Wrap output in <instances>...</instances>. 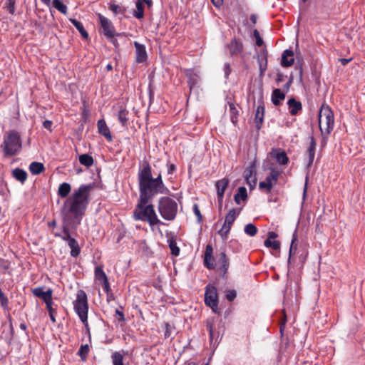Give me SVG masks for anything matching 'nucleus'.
I'll return each instance as SVG.
<instances>
[{
  "label": "nucleus",
  "instance_id": "48",
  "mask_svg": "<svg viewBox=\"0 0 365 365\" xmlns=\"http://www.w3.org/2000/svg\"><path fill=\"white\" fill-rule=\"evenodd\" d=\"M88 352H89V346L88 344H85V345L81 346L80 349L78 352V354L80 356V357L81 358V359L83 361H85L88 356Z\"/></svg>",
  "mask_w": 365,
  "mask_h": 365
},
{
  "label": "nucleus",
  "instance_id": "50",
  "mask_svg": "<svg viewBox=\"0 0 365 365\" xmlns=\"http://www.w3.org/2000/svg\"><path fill=\"white\" fill-rule=\"evenodd\" d=\"M253 35L256 39V45L259 47H261L264 44V41L260 36L259 32L257 29H255L253 31Z\"/></svg>",
  "mask_w": 365,
  "mask_h": 365
},
{
  "label": "nucleus",
  "instance_id": "7",
  "mask_svg": "<svg viewBox=\"0 0 365 365\" xmlns=\"http://www.w3.org/2000/svg\"><path fill=\"white\" fill-rule=\"evenodd\" d=\"M74 309L81 321L87 327L88 326V304L87 298H77L73 302Z\"/></svg>",
  "mask_w": 365,
  "mask_h": 365
},
{
  "label": "nucleus",
  "instance_id": "58",
  "mask_svg": "<svg viewBox=\"0 0 365 365\" xmlns=\"http://www.w3.org/2000/svg\"><path fill=\"white\" fill-rule=\"evenodd\" d=\"M266 69H267V59L265 58V62L264 64L261 61H259V70H260L261 75H262L264 73V72L266 71Z\"/></svg>",
  "mask_w": 365,
  "mask_h": 365
},
{
  "label": "nucleus",
  "instance_id": "54",
  "mask_svg": "<svg viewBox=\"0 0 365 365\" xmlns=\"http://www.w3.org/2000/svg\"><path fill=\"white\" fill-rule=\"evenodd\" d=\"M120 34H116V33H114L113 34V36L112 37H106L110 43H112L113 44V46L115 47H118V41L117 39L115 38V36H120Z\"/></svg>",
  "mask_w": 365,
  "mask_h": 365
},
{
  "label": "nucleus",
  "instance_id": "52",
  "mask_svg": "<svg viewBox=\"0 0 365 365\" xmlns=\"http://www.w3.org/2000/svg\"><path fill=\"white\" fill-rule=\"evenodd\" d=\"M193 212L197 218V222H201L202 220V215L200 211L199 207L197 204H194L193 205Z\"/></svg>",
  "mask_w": 365,
  "mask_h": 365
},
{
  "label": "nucleus",
  "instance_id": "51",
  "mask_svg": "<svg viewBox=\"0 0 365 365\" xmlns=\"http://www.w3.org/2000/svg\"><path fill=\"white\" fill-rule=\"evenodd\" d=\"M246 183L249 185L250 190H252L257 184V178L256 175H252V178H249L248 180H245Z\"/></svg>",
  "mask_w": 365,
  "mask_h": 365
},
{
  "label": "nucleus",
  "instance_id": "49",
  "mask_svg": "<svg viewBox=\"0 0 365 365\" xmlns=\"http://www.w3.org/2000/svg\"><path fill=\"white\" fill-rule=\"evenodd\" d=\"M259 188L262 190H264L267 193L270 192L272 189V185L267 183L266 181L259 182Z\"/></svg>",
  "mask_w": 365,
  "mask_h": 365
},
{
  "label": "nucleus",
  "instance_id": "53",
  "mask_svg": "<svg viewBox=\"0 0 365 365\" xmlns=\"http://www.w3.org/2000/svg\"><path fill=\"white\" fill-rule=\"evenodd\" d=\"M282 312H283V318L282 319V320L280 322V333H281V334H283V331L284 329V327H285V325L287 323V315L285 313V309H284L282 310Z\"/></svg>",
  "mask_w": 365,
  "mask_h": 365
},
{
  "label": "nucleus",
  "instance_id": "44",
  "mask_svg": "<svg viewBox=\"0 0 365 365\" xmlns=\"http://www.w3.org/2000/svg\"><path fill=\"white\" fill-rule=\"evenodd\" d=\"M245 232L250 236H255L257 232V227L252 223H249L245 227Z\"/></svg>",
  "mask_w": 365,
  "mask_h": 365
},
{
  "label": "nucleus",
  "instance_id": "42",
  "mask_svg": "<svg viewBox=\"0 0 365 365\" xmlns=\"http://www.w3.org/2000/svg\"><path fill=\"white\" fill-rule=\"evenodd\" d=\"M53 6L63 14L67 13V6L60 0H53Z\"/></svg>",
  "mask_w": 365,
  "mask_h": 365
},
{
  "label": "nucleus",
  "instance_id": "61",
  "mask_svg": "<svg viewBox=\"0 0 365 365\" xmlns=\"http://www.w3.org/2000/svg\"><path fill=\"white\" fill-rule=\"evenodd\" d=\"M175 169H176V168L174 164L168 165V174H169V175L173 174L175 172Z\"/></svg>",
  "mask_w": 365,
  "mask_h": 365
},
{
  "label": "nucleus",
  "instance_id": "12",
  "mask_svg": "<svg viewBox=\"0 0 365 365\" xmlns=\"http://www.w3.org/2000/svg\"><path fill=\"white\" fill-rule=\"evenodd\" d=\"M277 234L274 232H269L267 234V238L264 242V245L267 247H271L274 250H279L280 249V242L279 241H272V240H274L277 237Z\"/></svg>",
  "mask_w": 365,
  "mask_h": 365
},
{
  "label": "nucleus",
  "instance_id": "20",
  "mask_svg": "<svg viewBox=\"0 0 365 365\" xmlns=\"http://www.w3.org/2000/svg\"><path fill=\"white\" fill-rule=\"evenodd\" d=\"M229 182V179L226 178L219 180L216 182L215 187L217 189V195H220V197L224 196L225 191L227 189Z\"/></svg>",
  "mask_w": 365,
  "mask_h": 365
},
{
  "label": "nucleus",
  "instance_id": "24",
  "mask_svg": "<svg viewBox=\"0 0 365 365\" xmlns=\"http://www.w3.org/2000/svg\"><path fill=\"white\" fill-rule=\"evenodd\" d=\"M285 98V94L279 88L274 89L272 94V101L274 106H279L280 101Z\"/></svg>",
  "mask_w": 365,
  "mask_h": 365
},
{
  "label": "nucleus",
  "instance_id": "38",
  "mask_svg": "<svg viewBox=\"0 0 365 365\" xmlns=\"http://www.w3.org/2000/svg\"><path fill=\"white\" fill-rule=\"evenodd\" d=\"M297 248V235L294 232L293 234V237L292 239L291 245H290V248H289V257L288 259V262H290L291 256L292 255L295 254Z\"/></svg>",
  "mask_w": 365,
  "mask_h": 365
},
{
  "label": "nucleus",
  "instance_id": "18",
  "mask_svg": "<svg viewBox=\"0 0 365 365\" xmlns=\"http://www.w3.org/2000/svg\"><path fill=\"white\" fill-rule=\"evenodd\" d=\"M271 155L276 159L277 162L280 165H287L289 162V158L286 153L283 150H272Z\"/></svg>",
  "mask_w": 365,
  "mask_h": 365
},
{
  "label": "nucleus",
  "instance_id": "57",
  "mask_svg": "<svg viewBox=\"0 0 365 365\" xmlns=\"http://www.w3.org/2000/svg\"><path fill=\"white\" fill-rule=\"evenodd\" d=\"M52 124H53L52 121L48 120H44V121H43V126L46 129H47V130H50V131H51V126H52Z\"/></svg>",
  "mask_w": 365,
  "mask_h": 365
},
{
  "label": "nucleus",
  "instance_id": "16",
  "mask_svg": "<svg viewBox=\"0 0 365 365\" xmlns=\"http://www.w3.org/2000/svg\"><path fill=\"white\" fill-rule=\"evenodd\" d=\"M44 303L46 304V309L48 311L49 317L51 320L55 323L56 322V318L54 316V314L56 311L57 305L54 304L53 302V298H42Z\"/></svg>",
  "mask_w": 365,
  "mask_h": 365
},
{
  "label": "nucleus",
  "instance_id": "13",
  "mask_svg": "<svg viewBox=\"0 0 365 365\" xmlns=\"http://www.w3.org/2000/svg\"><path fill=\"white\" fill-rule=\"evenodd\" d=\"M134 46L136 50V61L138 63H143L147 59V52L144 45L135 41Z\"/></svg>",
  "mask_w": 365,
  "mask_h": 365
},
{
  "label": "nucleus",
  "instance_id": "62",
  "mask_svg": "<svg viewBox=\"0 0 365 365\" xmlns=\"http://www.w3.org/2000/svg\"><path fill=\"white\" fill-rule=\"evenodd\" d=\"M115 314L119 316L118 321L123 322L125 320L123 313L118 309L115 310Z\"/></svg>",
  "mask_w": 365,
  "mask_h": 365
},
{
  "label": "nucleus",
  "instance_id": "63",
  "mask_svg": "<svg viewBox=\"0 0 365 365\" xmlns=\"http://www.w3.org/2000/svg\"><path fill=\"white\" fill-rule=\"evenodd\" d=\"M216 7H220L223 4V0H211Z\"/></svg>",
  "mask_w": 365,
  "mask_h": 365
},
{
  "label": "nucleus",
  "instance_id": "56",
  "mask_svg": "<svg viewBox=\"0 0 365 365\" xmlns=\"http://www.w3.org/2000/svg\"><path fill=\"white\" fill-rule=\"evenodd\" d=\"M225 77L228 78L229 75L231 73V67L229 63H225L224 66Z\"/></svg>",
  "mask_w": 365,
  "mask_h": 365
},
{
  "label": "nucleus",
  "instance_id": "34",
  "mask_svg": "<svg viewBox=\"0 0 365 365\" xmlns=\"http://www.w3.org/2000/svg\"><path fill=\"white\" fill-rule=\"evenodd\" d=\"M71 22L76 27V29L80 32V34L84 38H88V34L84 29L81 22H80L74 19H71Z\"/></svg>",
  "mask_w": 365,
  "mask_h": 365
},
{
  "label": "nucleus",
  "instance_id": "8",
  "mask_svg": "<svg viewBox=\"0 0 365 365\" xmlns=\"http://www.w3.org/2000/svg\"><path fill=\"white\" fill-rule=\"evenodd\" d=\"M98 17L101 26L103 29V34L106 37H112L113 34L115 33V29L111 21L101 14H98Z\"/></svg>",
  "mask_w": 365,
  "mask_h": 365
},
{
  "label": "nucleus",
  "instance_id": "10",
  "mask_svg": "<svg viewBox=\"0 0 365 365\" xmlns=\"http://www.w3.org/2000/svg\"><path fill=\"white\" fill-rule=\"evenodd\" d=\"M227 48L231 56H237L240 54L243 51V45L242 41L236 38H233L230 43L227 44Z\"/></svg>",
  "mask_w": 365,
  "mask_h": 365
},
{
  "label": "nucleus",
  "instance_id": "5",
  "mask_svg": "<svg viewBox=\"0 0 365 365\" xmlns=\"http://www.w3.org/2000/svg\"><path fill=\"white\" fill-rule=\"evenodd\" d=\"M334 113L328 106H322L319 113V126L322 134L329 135L334 128Z\"/></svg>",
  "mask_w": 365,
  "mask_h": 365
},
{
  "label": "nucleus",
  "instance_id": "22",
  "mask_svg": "<svg viewBox=\"0 0 365 365\" xmlns=\"http://www.w3.org/2000/svg\"><path fill=\"white\" fill-rule=\"evenodd\" d=\"M32 293L35 297H51L53 290L51 288L45 287H38L31 289Z\"/></svg>",
  "mask_w": 365,
  "mask_h": 365
},
{
  "label": "nucleus",
  "instance_id": "59",
  "mask_svg": "<svg viewBox=\"0 0 365 365\" xmlns=\"http://www.w3.org/2000/svg\"><path fill=\"white\" fill-rule=\"evenodd\" d=\"M292 81H293V77L292 76H290L289 77V79L288 81V82L284 86V89L286 91H288L292 83Z\"/></svg>",
  "mask_w": 365,
  "mask_h": 365
},
{
  "label": "nucleus",
  "instance_id": "11",
  "mask_svg": "<svg viewBox=\"0 0 365 365\" xmlns=\"http://www.w3.org/2000/svg\"><path fill=\"white\" fill-rule=\"evenodd\" d=\"M212 254L213 248L212 245L209 244L207 245L204 256V264L207 268L210 269H213L215 268Z\"/></svg>",
  "mask_w": 365,
  "mask_h": 365
},
{
  "label": "nucleus",
  "instance_id": "39",
  "mask_svg": "<svg viewBox=\"0 0 365 365\" xmlns=\"http://www.w3.org/2000/svg\"><path fill=\"white\" fill-rule=\"evenodd\" d=\"M15 4L16 0H5L4 9L10 14L14 15L15 14Z\"/></svg>",
  "mask_w": 365,
  "mask_h": 365
},
{
  "label": "nucleus",
  "instance_id": "25",
  "mask_svg": "<svg viewBox=\"0 0 365 365\" xmlns=\"http://www.w3.org/2000/svg\"><path fill=\"white\" fill-rule=\"evenodd\" d=\"M71 190V186L68 182L61 183L58 189V195L61 198H66Z\"/></svg>",
  "mask_w": 365,
  "mask_h": 365
},
{
  "label": "nucleus",
  "instance_id": "36",
  "mask_svg": "<svg viewBox=\"0 0 365 365\" xmlns=\"http://www.w3.org/2000/svg\"><path fill=\"white\" fill-rule=\"evenodd\" d=\"M79 162L81 165L89 168L93 164V158L88 154H83L79 156Z\"/></svg>",
  "mask_w": 365,
  "mask_h": 365
},
{
  "label": "nucleus",
  "instance_id": "27",
  "mask_svg": "<svg viewBox=\"0 0 365 365\" xmlns=\"http://www.w3.org/2000/svg\"><path fill=\"white\" fill-rule=\"evenodd\" d=\"M248 196L247 189L245 187H240L237 190V192L234 196L235 202L237 204L240 203V200H247Z\"/></svg>",
  "mask_w": 365,
  "mask_h": 365
},
{
  "label": "nucleus",
  "instance_id": "3",
  "mask_svg": "<svg viewBox=\"0 0 365 365\" xmlns=\"http://www.w3.org/2000/svg\"><path fill=\"white\" fill-rule=\"evenodd\" d=\"M149 202H142L141 199L138 200L136 207L133 211V218L135 220H142L147 222L150 226L155 225H163L162 222L156 215L154 210V206L152 204H148Z\"/></svg>",
  "mask_w": 365,
  "mask_h": 365
},
{
  "label": "nucleus",
  "instance_id": "32",
  "mask_svg": "<svg viewBox=\"0 0 365 365\" xmlns=\"http://www.w3.org/2000/svg\"><path fill=\"white\" fill-rule=\"evenodd\" d=\"M29 170L33 175H38L43 172L44 166L41 163L33 162L29 165Z\"/></svg>",
  "mask_w": 365,
  "mask_h": 365
},
{
  "label": "nucleus",
  "instance_id": "35",
  "mask_svg": "<svg viewBox=\"0 0 365 365\" xmlns=\"http://www.w3.org/2000/svg\"><path fill=\"white\" fill-rule=\"evenodd\" d=\"M240 211L241 209L239 210H237L235 208L230 210L227 215L225 216V222H226L227 224H233Z\"/></svg>",
  "mask_w": 365,
  "mask_h": 365
},
{
  "label": "nucleus",
  "instance_id": "9",
  "mask_svg": "<svg viewBox=\"0 0 365 365\" xmlns=\"http://www.w3.org/2000/svg\"><path fill=\"white\" fill-rule=\"evenodd\" d=\"M95 277L97 281L100 282L102 286V289L106 292L107 295L110 294V286L108 281L107 276L104 271L103 270L102 267H96L95 268Z\"/></svg>",
  "mask_w": 365,
  "mask_h": 365
},
{
  "label": "nucleus",
  "instance_id": "30",
  "mask_svg": "<svg viewBox=\"0 0 365 365\" xmlns=\"http://www.w3.org/2000/svg\"><path fill=\"white\" fill-rule=\"evenodd\" d=\"M128 110L125 108L120 107L118 114V119L123 126H126L128 121Z\"/></svg>",
  "mask_w": 365,
  "mask_h": 365
},
{
  "label": "nucleus",
  "instance_id": "4",
  "mask_svg": "<svg viewBox=\"0 0 365 365\" xmlns=\"http://www.w3.org/2000/svg\"><path fill=\"white\" fill-rule=\"evenodd\" d=\"M158 211L166 220H173L178 212V205L176 202L169 197H162L158 201Z\"/></svg>",
  "mask_w": 365,
  "mask_h": 365
},
{
  "label": "nucleus",
  "instance_id": "28",
  "mask_svg": "<svg viewBox=\"0 0 365 365\" xmlns=\"http://www.w3.org/2000/svg\"><path fill=\"white\" fill-rule=\"evenodd\" d=\"M264 108L263 106H258L257 108V110H256V114H255V123H256V128L257 129H260L262 125V122H263V118H264Z\"/></svg>",
  "mask_w": 365,
  "mask_h": 365
},
{
  "label": "nucleus",
  "instance_id": "17",
  "mask_svg": "<svg viewBox=\"0 0 365 365\" xmlns=\"http://www.w3.org/2000/svg\"><path fill=\"white\" fill-rule=\"evenodd\" d=\"M98 128L99 133L103 135L108 141H112L110 132L103 119L98 121Z\"/></svg>",
  "mask_w": 365,
  "mask_h": 365
},
{
  "label": "nucleus",
  "instance_id": "26",
  "mask_svg": "<svg viewBox=\"0 0 365 365\" xmlns=\"http://www.w3.org/2000/svg\"><path fill=\"white\" fill-rule=\"evenodd\" d=\"M270 174L267 176L265 181L272 185V187L277 184L279 176V172L275 168H270Z\"/></svg>",
  "mask_w": 365,
  "mask_h": 365
},
{
  "label": "nucleus",
  "instance_id": "47",
  "mask_svg": "<svg viewBox=\"0 0 365 365\" xmlns=\"http://www.w3.org/2000/svg\"><path fill=\"white\" fill-rule=\"evenodd\" d=\"M230 110L231 113V120L233 123H236L237 121L238 111L236 108L235 105L233 103H229Z\"/></svg>",
  "mask_w": 365,
  "mask_h": 365
},
{
  "label": "nucleus",
  "instance_id": "45",
  "mask_svg": "<svg viewBox=\"0 0 365 365\" xmlns=\"http://www.w3.org/2000/svg\"><path fill=\"white\" fill-rule=\"evenodd\" d=\"M108 9L113 12L115 14H123L126 9L124 7L120 6L117 4L110 3L109 4Z\"/></svg>",
  "mask_w": 365,
  "mask_h": 365
},
{
  "label": "nucleus",
  "instance_id": "2",
  "mask_svg": "<svg viewBox=\"0 0 365 365\" xmlns=\"http://www.w3.org/2000/svg\"><path fill=\"white\" fill-rule=\"evenodd\" d=\"M140 196L143 204L150 202L158 194H164L168 191L163 181L160 173L156 178L152 176L151 167L147 161L143 164V168L138 175Z\"/></svg>",
  "mask_w": 365,
  "mask_h": 365
},
{
  "label": "nucleus",
  "instance_id": "33",
  "mask_svg": "<svg viewBox=\"0 0 365 365\" xmlns=\"http://www.w3.org/2000/svg\"><path fill=\"white\" fill-rule=\"evenodd\" d=\"M136 11H134V16L138 19H141L144 16V6L141 0H136Z\"/></svg>",
  "mask_w": 365,
  "mask_h": 365
},
{
  "label": "nucleus",
  "instance_id": "37",
  "mask_svg": "<svg viewBox=\"0 0 365 365\" xmlns=\"http://www.w3.org/2000/svg\"><path fill=\"white\" fill-rule=\"evenodd\" d=\"M113 365H124L123 356L119 351H115L111 355Z\"/></svg>",
  "mask_w": 365,
  "mask_h": 365
},
{
  "label": "nucleus",
  "instance_id": "14",
  "mask_svg": "<svg viewBox=\"0 0 365 365\" xmlns=\"http://www.w3.org/2000/svg\"><path fill=\"white\" fill-rule=\"evenodd\" d=\"M294 52L292 50L286 49L281 58V65L283 67L291 66L294 63Z\"/></svg>",
  "mask_w": 365,
  "mask_h": 365
},
{
  "label": "nucleus",
  "instance_id": "64",
  "mask_svg": "<svg viewBox=\"0 0 365 365\" xmlns=\"http://www.w3.org/2000/svg\"><path fill=\"white\" fill-rule=\"evenodd\" d=\"M170 326L168 323H165V337H168L170 336Z\"/></svg>",
  "mask_w": 365,
  "mask_h": 365
},
{
  "label": "nucleus",
  "instance_id": "46",
  "mask_svg": "<svg viewBox=\"0 0 365 365\" xmlns=\"http://www.w3.org/2000/svg\"><path fill=\"white\" fill-rule=\"evenodd\" d=\"M168 242H169V247L170 249V251H171V254L174 256H178L179 255V253H180V249L179 247L177 246V243L176 242L173 240V239H171V240H168Z\"/></svg>",
  "mask_w": 365,
  "mask_h": 365
},
{
  "label": "nucleus",
  "instance_id": "21",
  "mask_svg": "<svg viewBox=\"0 0 365 365\" xmlns=\"http://www.w3.org/2000/svg\"><path fill=\"white\" fill-rule=\"evenodd\" d=\"M219 262L221 264L220 267V274L224 276L227 273L230 266L229 259L224 252L220 254Z\"/></svg>",
  "mask_w": 365,
  "mask_h": 365
},
{
  "label": "nucleus",
  "instance_id": "43",
  "mask_svg": "<svg viewBox=\"0 0 365 365\" xmlns=\"http://www.w3.org/2000/svg\"><path fill=\"white\" fill-rule=\"evenodd\" d=\"M204 297H218L217 288L212 284H207L205 288Z\"/></svg>",
  "mask_w": 365,
  "mask_h": 365
},
{
  "label": "nucleus",
  "instance_id": "6",
  "mask_svg": "<svg viewBox=\"0 0 365 365\" xmlns=\"http://www.w3.org/2000/svg\"><path fill=\"white\" fill-rule=\"evenodd\" d=\"M4 153L5 156H13L19 153L21 148V141L18 133L12 130L4 137Z\"/></svg>",
  "mask_w": 365,
  "mask_h": 365
},
{
  "label": "nucleus",
  "instance_id": "19",
  "mask_svg": "<svg viewBox=\"0 0 365 365\" xmlns=\"http://www.w3.org/2000/svg\"><path fill=\"white\" fill-rule=\"evenodd\" d=\"M310 142L309 145L307 148V153L309 155V162L307 165L311 166L313 163L314 155H315V149H316V140L313 136L309 138Z\"/></svg>",
  "mask_w": 365,
  "mask_h": 365
},
{
  "label": "nucleus",
  "instance_id": "1",
  "mask_svg": "<svg viewBox=\"0 0 365 365\" xmlns=\"http://www.w3.org/2000/svg\"><path fill=\"white\" fill-rule=\"evenodd\" d=\"M94 184L81 185L67 198L61 210L63 233H55L56 237L67 241L71 248V255L76 257L81 252L78 242L70 235V229H76L81 224L83 216L90 202V192Z\"/></svg>",
  "mask_w": 365,
  "mask_h": 365
},
{
  "label": "nucleus",
  "instance_id": "29",
  "mask_svg": "<svg viewBox=\"0 0 365 365\" xmlns=\"http://www.w3.org/2000/svg\"><path fill=\"white\" fill-rule=\"evenodd\" d=\"M187 76L188 78V80H187L188 86H189L190 90H192L193 88V87L195 86H196L198 83V82L200 81V77L198 75L193 73L192 71H189L187 73Z\"/></svg>",
  "mask_w": 365,
  "mask_h": 365
},
{
  "label": "nucleus",
  "instance_id": "41",
  "mask_svg": "<svg viewBox=\"0 0 365 365\" xmlns=\"http://www.w3.org/2000/svg\"><path fill=\"white\" fill-rule=\"evenodd\" d=\"M252 175H256V170L254 164L250 165L243 172V177L245 180L252 178Z\"/></svg>",
  "mask_w": 365,
  "mask_h": 365
},
{
  "label": "nucleus",
  "instance_id": "55",
  "mask_svg": "<svg viewBox=\"0 0 365 365\" xmlns=\"http://www.w3.org/2000/svg\"><path fill=\"white\" fill-rule=\"evenodd\" d=\"M286 78H287V76L286 75H284L281 72H278L277 74L276 82H277V84H279V83L284 81Z\"/></svg>",
  "mask_w": 365,
  "mask_h": 365
},
{
  "label": "nucleus",
  "instance_id": "23",
  "mask_svg": "<svg viewBox=\"0 0 365 365\" xmlns=\"http://www.w3.org/2000/svg\"><path fill=\"white\" fill-rule=\"evenodd\" d=\"M12 176L21 183H24L27 179V173L20 168H16L12 170Z\"/></svg>",
  "mask_w": 365,
  "mask_h": 365
},
{
  "label": "nucleus",
  "instance_id": "15",
  "mask_svg": "<svg viewBox=\"0 0 365 365\" xmlns=\"http://www.w3.org/2000/svg\"><path fill=\"white\" fill-rule=\"evenodd\" d=\"M287 105L289 107V111L292 115H297L302 109V103L296 101L294 98H292L288 101Z\"/></svg>",
  "mask_w": 365,
  "mask_h": 365
},
{
  "label": "nucleus",
  "instance_id": "60",
  "mask_svg": "<svg viewBox=\"0 0 365 365\" xmlns=\"http://www.w3.org/2000/svg\"><path fill=\"white\" fill-rule=\"evenodd\" d=\"M237 292L235 289H228L226 292L225 297H236Z\"/></svg>",
  "mask_w": 365,
  "mask_h": 365
},
{
  "label": "nucleus",
  "instance_id": "31",
  "mask_svg": "<svg viewBox=\"0 0 365 365\" xmlns=\"http://www.w3.org/2000/svg\"><path fill=\"white\" fill-rule=\"evenodd\" d=\"M205 303L207 307H210L215 313H220L218 309V298H204Z\"/></svg>",
  "mask_w": 365,
  "mask_h": 365
},
{
  "label": "nucleus",
  "instance_id": "40",
  "mask_svg": "<svg viewBox=\"0 0 365 365\" xmlns=\"http://www.w3.org/2000/svg\"><path fill=\"white\" fill-rule=\"evenodd\" d=\"M232 225V224H227L225 222L221 230L218 232L223 240H226L227 238V235L230 231Z\"/></svg>",
  "mask_w": 365,
  "mask_h": 365
}]
</instances>
